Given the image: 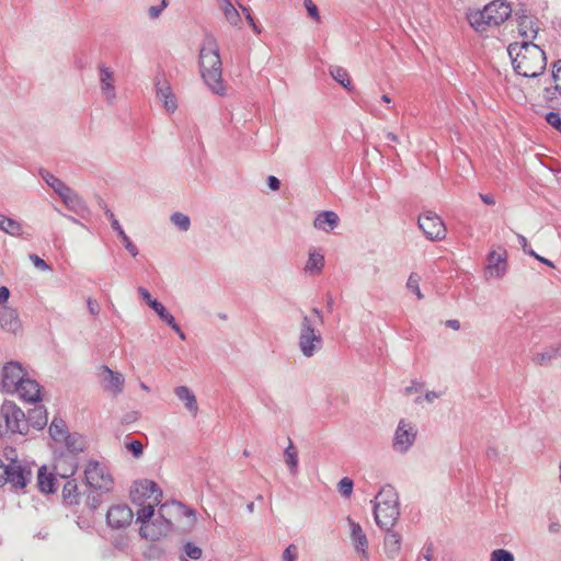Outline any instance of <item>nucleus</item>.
<instances>
[{
	"label": "nucleus",
	"instance_id": "nucleus-6",
	"mask_svg": "<svg viewBox=\"0 0 561 561\" xmlns=\"http://www.w3.org/2000/svg\"><path fill=\"white\" fill-rule=\"evenodd\" d=\"M163 497V491L158 483L149 478H138L134 480L128 489V499L130 502L138 506H152L156 508Z\"/></svg>",
	"mask_w": 561,
	"mask_h": 561
},
{
	"label": "nucleus",
	"instance_id": "nucleus-17",
	"mask_svg": "<svg viewBox=\"0 0 561 561\" xmlns=\"http://www.w3.org/2000/svg\"><path fill=\"white\" fill-rule=\"evenodd\" d=\"M507 272V251L504 248L491 250L486 256L485 279H501Z\"/></svg>",
	"mask_w": 561,
	"mask_h": 561
},
{
	"label": "nucleus",
	"instance_id": "nucleus-4",
	"mask_svg": "<svg viewBox=\"0 0 561 561\" xmlns=\"http://www.w3.org/2000/svg\"><path fill=\"white\" fill-rule=\"evenodd\" d=\"M136 522L140 524L139 536L149 542L159 541L168 536L171 523L152 506L137 508Z\"/></svg>",
	"mask_w": 561,
	"mask_h": 561
},
{
	"label": "nucleus",
	"instance_id": "nucleus-8",
	"mask_svg": "<svg viewBox=\"0 0 561 561\" xmlns=\"http://www.w3.org/2000/svg\"><path fill=\"white\" fill-rule=\"evenodd\" d=\"M48 433L56 444L65 445V449H62L65 453L71 454L77 458L88 447L85 437L79 433H70L65 421L61 419H54L50 422Z\"/></svg>",
	"mask_w": 561,
	"mask_h": 561
},
{
	"label": "nucleus",
	"instance_id": "nucleus-2",
	"mask_svg": "<svg viewBox=\"0 0 561 561\" xmlns=\"http://www.w3.org/2000/svg\"><path fill=\"white\" fill-rule=\"evenodd\" d=\"M507 53L512 59L514 70L526 78H536L543 73L547 66L545 51L533 43H513Z\"/></svg>",
	"mask_w": 561,
	"mask_h": 561
},
{
	"label": "nucleus",
	"instance_id": "nucleus-41",
	"mask_svg": "<svg viewBox=\"0 0 561 561\" xmlns=\"http://www.w3.org/2000/svg\"><path fill=\"white\" fill-rule=\"evenodd\" d=\"M420 280L421 277L417 274L412 273L408 278L407 287L416 295L417 299H423V294L420 289Z\"/></svg>",
	"mask_w": 561,
	"mask_h": 561
},
{
	"label": "nucleus",
	"instance_id": "nucleus-20",
	"mask_svg": "<svg viewBox=\"0 0 561 561\" xmlns=\"http://www.w3.org/2000/svg\"><path fill=\"white\" fill-rule=\"evenodd\" d=\"M0 330L15 337L23 335L24 323L16 308L11 306L0 308Z\"/></svg>",
	"mask_w": 561,
	"mask_h": 561
},
{
	"label": "nucleus",
	"instance_id": "nucleus-33",
	"mask_svg": "<svg viewBox=\"0 0 561 561\" xmlns=\"http://www.w3.org/2000/svg\"><path fill=\"white\" fill-rule=\"evenodd\" d=\"M0 230L11 237L20 238L24 234L22 222L0 213Z\"/></svg>",
	"mask_w": 561,
	"mask_h": 561
},
{
	"label": "nucleus",
	"instance_id": "nucleus-46",
	"mask_svg": "<svg viewBox=\"0 0 561 561\" xmlns=\"http://www.w3.org/2000/svg\"><path fill=\"white\" fill-rule=\"evenodd\" d=\"M546 121L549 125L561 131V115L556 112H549L546 115Z\"/></svg>",
	"mask_w": 561,
	"mask_h": 561
},
{
	"label": "nucleus",
	"instance_id": "nucleus-58",
	"mask_svg": "<svg viewBox=\"0 0 561 561\" xmlns=\"http://www.w3.org/2000/svg\"><path fill=\"white\" fill-rule=\"evenodd\" d=\"M111 226L113 230L116 231V233L123 229L119 221L114 217L113 214H111Z\"/></svg>",
	"mask_w": 561,
	"mask_h": 561
},
{
	"label": "nucleus",
	"instance_id": "nucleus-23",
	"mask_svg": "<svg viewBox=\"0 0 561 561\" xmlns=\"http://www.w3.org/2000/svg\"><path fill=\"white\" fill-rule=\"evenodd\" d=\"M552 82L551 87H546L543 90V100L550 108H558L561 106V60L552 65Z\"/></svg>",
	"mask_w": 561,
	"mask_h": 561
},
{
	"label": "nucleus",
	"instance_id": "nucleus-11",
	"mask_svg": "<svg viewBox=\"0 0 561 561\" xmlns=\"http://www.w3.org/2000/svg\"><path fill=\"white\" fill-rule=\"evenodd\" d=\"M26 427L24 412L12 401H5L0 409V434L22 433Z\"/></svg>",
	"mask_w": 561,
	"mask_h": 561
},
{
	"label": "nucleus",
	"instance_id": "nucleus-62",
	"mask_svg": "<svg viewBox=\"0 0 561 561\" xmlns=\"http://www.w3.org/2000/svg\"><path fill=\"white\" fill-rule=\"evenodd\" d=\"M480 197L483 201V203H485L486 205H494L495 204V201H494V198L491 195L480 194Z\"/></svg>",
	"mask_w": 561,
	"mask_h": 561
},
{
	"label": "nucleus",
	"instance_id": "nucleus-24",
	"mask_svg": "<svg viewBox=\"0 0 561 561\" xmlns=\"http://www.w3.org/2000/svg\"><path fill=\"white\" fill-rule=\"evenodd\" d=\"M371 551L366 533L353 522V561H371Z\"/></svg>",
	"mask_w": 561,
	"mask_h": 561
},
{
	"label": "nucleus",
	"instance_id": "nucleus-3",
	"mask_svg": "<svg viewBox=\"0 0 561 561\" xmlns=\"http://www.w3.org/2000/svg\"><path fill=\"white\" fill-rule=\"evenodd\" d=\"M374 518L381 529L392 528L400 516L399 495L396 489L386 484L380 488L374 500Z\"/></svg>",
	"mask_w": 561,
	"mask_h": 561
},
{
	"label": "nucleus",
	"instance_id": "nucleus-13",
	"mask_svg": "<svg viewBox=\"0 0 561 561\" xmlns=\"http://www.w3.org/2000/svg\"><path fill=\"white\" fill-rule=\"evenodd\" d=\"M26 376L27 371L21 363L15 360L4 363L0 369V391L14 394Z\"/></svg>",
	"mask_w": 561,
	"mask_h": 561
},
{
	"label": "nucleus",
	"instance_id": "nucleus-15",
	"mask_svg": "<svg viewBox=\"0 0 561 561\" xmlns=\"http://www.w3.org/2000/svg\"><path fill=\"white\" fill-rule=\"evenodd\" d=\"M322 347V337L314 329L311 318L306 317L302 321L299 334V348L304 356L312 357Z\"/></svg>",
	"mask_w": 561,
	"mask_h": 561
},
{
	"label": "nucleus",
	"instance_id": "nucleus-7",
	"mask_svg": "<svg viewBox=\"0 0 561 561\" xmlns=\"http://www.w3.org/2000/svg\"><path fill=\"white\" fill-rule=\"evenodd\" d=\"M83 476L87 486L100 494L111 493L115 488V479L110 468L95 459L85 462Z\"/></svg>",
	"mask_w": 561,
	"mask_h": 561
},
{
	"label": "nucleus",
	"instance_id": "nucleus-51",
	"mask_svg": "<svg viewBox=\"0 0 561 561\" xmlns=\"http://www.w3.org/2000/svg\"><path fill=\"white\" fill-rule=\"evenodd\" d=\"M422 383L417 382V381H412L410 386H408L405 389H404V392L405 394H412L414 392H419L421 391L422 389Z\"/></svg>",
	"mask_w": 561,
	"mask_h": 561
},
{
	"label": "nucleus",
	"instance_id": "nucleus-27",
	"mask_svg": "<svg viewBox=\"0 0 561 561\" xmlns=\"http://www.w3.org/2000/svg\"><path fill=\"white\" fill-rule=\"evenodd\" d=\"M14 394H18L23 401L28 403H37L43 399L42 387L28 375L19 385V391H15Z\"/></svg>",
	"mask_w": 561,
	"mask_h": 561
},
{
	"label": "nucleus",
	"instance_id": "nucleus-28",
	"mask_svg": "<svg viewBox=\"0 0 561 561\" xmlns=\"http://www.w3.org/2000/svg\"><path fill=\"white\" fill-rule=\"evenodd\" d=\"M324 265L325 259L322 249L316 247L310 248L304 266V273L309 276L320 275Z\"/></svg>",
	"mask_w": 561,
	"mask_h": 561
},
{
	"label": "nucleus",
	"instance_id": "nucleus-52",
	"mask_svg": "<svg viewBox=\"0 0 561 561\" xmlns=\"http://www.w3.org/2000/svg\"><path fill=\"white\" fill-rule=\"evenodd\" d=\"M528 255L535 257L537 261L546 264L547 266L554 267L553 262H551L550 260H548V259L537 254L535 251H528Z\"/></svg>",
	"mask_w": 561,
	"mask_h": 561
},
{
	"label": "nucleus",
	"instance_id": "nucleus-35",
	"mask_svg": "<svg viewBox=\"0 0 561 561\" xmlns=\"http://www.w3.org/2000/svg\"><path fill=\"white\" fill-rule=\"evenodd\" d=\"M66 479L67 481L62 486V497L70 505L78 504L80 500L78 482L72 477Z\"/></svg>",
	"mask_w": 561,
	"mask_h": 561
},
{
	"label": "nucleus",
	"instance_id": "nucleus-21",
	"mask_svg": "<svg viewBox=\"0 0 561 561\" xmlns=\"http://www.w3.org/2000/svg\"><path fill=\"white\" fill-rule=\"evenodd\" d=\"M50 466L58 477L71 478L77 472L79 460L73 455L56 448L54 450L53 463Z\"/></svg>",
	"mask_w": 561,
	"mask_h": 561
},
{
	"label": "nucleus",
	"instance_id": "nucleus-16",
	"mask_svg": "<svg viewBox=\"0 0 561 561\" xmlns=\"http://www.w3.org/2000/svg\"><path fill=\"white\" fill-rule=\"evenodd\" d=\"M98 72L100 93L103 101L110 105L115 104L118 99L115 71L106 65H100Z\"/></svg>",
	"mask_w": 561,
	"mask_h": 561
},
{
	"label": "nucleus",
	"instance_id": "nucleus-22",
	"mask_svg": "<svg viewBox=\"0 0 561 561\" xmlns=\"http://www.w3.org/2000/svg\"><path fill=\"white\" fill-rule=\"evenodd\" d=\"M133 519L134 512L125 503L113 504L106 513L107 524L114 529H121L129 526Z\"/></svg>",
	"mask_w": 561,
	"mask_h": 561
},
{
	"label": "nucleus",
	"instance_id": "nucleus-38",
	"mask_svg": "<svg viewBox=\"0 0 561 561\" xmlns=\"http://www.w3.org/2000/svg\"><path fill=\"white\" fill-rule=\"evenodd\" d=\"M170 221L182 232H186L191 228V219L181 211H175L170 216Z\"/></svg>",
	"mask_w": 561,
	"mask_h": 561
},
{
	"label": "nucleus",
	"instance_id": "nucleus-60",
	"mask_svg": "<svg viewBox=\"0 0 561 561\" xmlns=\"http://www.w3.org/2000/svg\"><path fill=\"white\" fill-rule=\"evenodd\" d=\"M439 398V393L435 392V391H427L425 393V397L424 399L427 401V402H433L435 399Z\"/></svg>",
	"mask_w": 561,
	"mask_h": 561
},
{
	"label": "nucleus",
	"instance_id": "nucleus-30",
	"mask_svg": "<svg viewBox=\"0 0 561 561\" xmlns=\"http://www.w3.org/2000/svg\"><path fill=\"white\" fill-rule=\"evenodd\" d=\"M157 99L162 103L167 112L174 113L176 111L178 100L172 92L169 82L159 81L157 83Z\"/></svg>",
	"mask_w": 561,
	"mask_h": 561
},
{
	"label": "nucleus",
	"instance_id": "nucleus-57",
	"mask_svg": "<svg viewBox=\"0 0 561 561\" xmlns=\"http://www.w3.org/2000/svg\"><path fill=\"white\" fill-rule=\"evenodd\" d=\"M163 7L164 3L162 4V7H150L148 10L149 16L151 19H157L161 14Z\"/></svg>",
	"mask_w": 561,
	"mask_h": 561
},
{
	"label": "nucleus",
	"instance_id": "nucleus-29",
	"mask_svg": "<svg viewBox=\"0 0 561 561\" xmlns=\"http://www.w3.org/2000/svg\"><path fill=\"white\" fill-rule=\"evenodd\" d=\"M56 476L51 466L43 465L37 471V486L42 493L50 494L56 491Z\"/></svg>",
	"mask_w": 561,
	"mask_h": 561
},
{
	"label": "nucleus",
	"instance_id": "nucleus-47",
	"mask_svg": "<svg viewBox=\"0 0 561 561\" xmlns=\"http://www.w3.org/2000/svg\"><path fill=\"white\" fill-rule=\"evenodd\" d=\"M30 260L36 268L44 271V272L50 271L49 265L43 259H41L38 255L32 254V255H30Z\"/></svg>",
	"mask_w": 561,
	"mask_h": 561
},
{
	"label": "nucleus",
	"instance_id": "nucleus-53",
	"mask_svg": "<svg viewBox=\"0 0 561 561\" xmlns=\"http://www.w3.org/2000/svg\"><path fill=\"white\" fill-rule=\"evenodd\" d=\"M267 185L272 191H278L280 187V182L276 176L270 175L267 178Z\"/></svg>",
	"mask_w": 561,
	"mask_h": 561
},
{
	"label": "nucleus",
	"instance_id": "nucleus-14",
	"mask_svg": "<svg viewBox=\"0 0 561 561\" xmlns=\"http://www.w3.org/2000/svg\"><path fill=\"white\" fill-rule=\"evenodd\" d=\"M96 378L103 392L110 397L116 398L123 393L125 376L122 373L113 370L106 365H101L96 368Z\"/></svg>",
	"mask_w": 561,
	"mask_h": 561
},
{
	"label": "nucleus",
	"instance_id": "nucleus-42",
	"mask_svg": "<svg viewBox=\"0 0 561 561\" xmlns=\"http://www.w3.org/2000/svg\"><path fill=\"white\" fill-rule=\"evenodd\" d=\"M490 561H514V554L505 549H495L490 554Z\"/></svg>",
	"mask_w": 561,
	"mask_h": 561
},
{
	"label": "nucleus",
	"instance_id": "nucleus-19",
	"mask_svg": "<svg viewBox=\"0 0 561 561\" xmlns=\"http://www.w3.org/2000/svg\"><path fill=\"white\" fill-rule=\"evenodd\" d=\"M417 225L428 240H443L446 237L443 220L433 211H425L420 215Z\"/></svg>",
	"mask_w": 561,
	"mask_h": 561
},
{
	"label": "nucleus",
	"instance_id": "nucleus-9",
	"mask_svg": "<svg viewBox=\"0 0 561 561\" xmlns=\"http://www.w3.org/2000/svg\"><path fill=\"white\" fill-rule=\"evenodd\" d=\"M12 457L7 455L8 463H4L3 485L9 483L15 490H23L32 479V468L24 461L18 459L14 450H11Z\"/></svg>",
	"mask_w": 561,
	"mask_h": 561
},
{
	"label": "nucleus",
	"instance_id": "nucleus-61",
	"mask_svg": "<svg viewBox=\"0 0 561 561\" xmlns=\"http://www.w3.org/2000/svg\"><path fill=\"white\" fill-rule=\"evenodd\" d=\"M89 311L92 314H96L99 312V306L95 301L89 300L88 301Z\"/></svg>",
	"mask_w": 561,
	"mask_h": 561
},
{
	"label": "nucleus",
	"instance_id": "nucleus-18",
	"mask_svg": "<svg viewBox=\"0 0 561 561\" xmlns=\"http://www.w3.org/2000/svg\"><path fill=\"white\" fill-rule=\"evenodd\" d=\"M417 435L415 425L407 420H400L393 436V449L405 454L414 444Z\"/></svg>",
	"mask_w": 561,
	"mask_h": 561
},
{
	"label": "nucleus",
	"instance_id": "nucleus-25",
	"mask_svg": "<svg viewBox=\"0 0 561 561\" xmlns=\"http://www.w3.org/2000/svg\"><path fill=\"white\" fill-rule=\"evenodd\" d=\"M340 217L333 210H321L314 215L312 227L316 231L330 234L340 226Z\"/></svg>",
	"mask_w": 561,
	"mask_h": 561
},
{
	"label": "nucleus",
	"instance_id": "nucleus-55",
	"mask_svg": "<svg viewBox=\"0 0 561 561\" xmlns=\"http://www.w3.org/2000/svg\"><path fill=\"white\" fill-rule=\"evenodd\" d=\"M248 24L250 25V27L252 28V31L255 33V34H261L262 30L261 27L255 23L252 14H248L247 18H245Z\"/></svg>",
	"mask_w": 561,
	"mask_h": 561
},
{
	"label": "nucleus",
	"instance_id": "nucleus-59",
	"mask_svg": "<svg viewBox=\"0 0 561 561\" xmlns=\"http://www.w3.org/2000/svg\"><path fill=\"white\" fill-rule=\"evenodd\" d=\"M446 325L448 328H451L453 330H459L460 329V322L456 319H450L446 321Z\"/></svg>",
	"mask_w": 561,
	"mask_h": 561
},
{
	"label": "nucleus",
	"instance_id": "nucleus-40",
	"mask_svg": "<svg viewBox=\"0 0 561 561\" xmlns=\"http://www.w3.org/2000/svg\"><path fill=\"white\" fill-rule=\"evenodd\" d=\"M124 448L134 459L138 460L144 456V444L138 439H130L124 443Z\"/></svg>",
	"mask_w": 561,
	"mask_h": 561
},
{
	"label": "nucleus",
	"instance_id": "nucleus-12",
	"mask_svg": "<svg viewBox=\"0 0 561 561\" xmlns=\"http://www.w3.org/2000/svg\"><path fill=\"white\" fill-rule=\"evenodd\" d=\"M137 293L142 299V301L159 317V319L169 325L181 340H185V333L182 331L180 325L178 324L174 316L168 310V308L156 297H153L150 291L144 287L139 286L137 288Z\"/></svg>",
	"mask_w": 561,
	"mask_h": 561
},
{
	"label": "nucleus",
	"instance_id": "nucleus-43",
	"mask_svg": "<svg viewBox=\"0 0 561 561\" xmlns=\"http://www.w3.org/2000/svg\"><path fill=\"white\" fill-rule=\"evenodd\" d=\"M298 553V547L294 543H290L284 549L282 553V561H297Z\"/></svg>",
	"mask_w": 561,
	"mask_h": 561
},
{
	"label": "nucleus",
	"instance_id": "nucleus-5",
	"mask_svg": "<svg viewBox=\"0 0 561 561\" xmlns=\"http://www.w3.org/2000/svg\"><path fill=\"white\" fill-rule=\"evenodd\" d=\"M512 14L511 5L504 0H494L482 10L469 13L468 21L478 32L495 27L504 23Z\"/></svg>",
	"mask_w": 561,
	"mask_h": 561
},
{
	"label": "nucleus",
	"instance_id": "nucleus-37",
	"mask_svg": "<svg viewBox=\"0 0 561 561\" xmlns=\"http://www.w3.org/2000/svg\"><path fill=\"white\" fill-rule=\"evenodd\" d=\"M329 73L334 81L340 83L343 88L348 89L351 84V79L346 69L333 65L330 66Z\"/></svg>",
	"mask_w": 561,
	"mask_h": 561
},
{
	"label": "nucleus",
	"instance_id": "nucleus-1",
	"mask_svg": "<svg viewBox=\"0 0 561 561\" xmlns=\"http://www.w3.org/2000/svg\"><path fill=\"white\" fill-rule=\"evenodd\" d=\"M199 72L209 91L218 96L227 95V87L222 79V64L219 45L213 36H206L199 49Z\"/></svg>",
	"mask_w": 561,
	"mask_h": 561
},
{
	"label": "nucleus",
	"instance_id": "nucleus-64",
	"mask_svg": "<svg viewBox=\"0 0 561 561\" xmlns=\"http://www.w3.org/2000/svg\"><path fill=\"white\" fill-rule=\"evenodd\" d=\"M554 346V354H557L558 357H561V343L553 345Z\"/></svg>",
	"mask_w": 561,
	"mask_h": 561
},
{
	"label": "nucleus",
	"instance_id": "nucleus-26",
	"mask_svg": "<svg viewBox=\"0 0 561 561\" xmlns=\"http://www.w3.org/2000/svg\"><path fill=\"white\" fill-rule=\"evenodd\" d=\"M173 393L185 411L193 417L199 413V404L196 393L187 386H176Z\"/></svg>",
	"mask_w": 561,
	"mask_h": 561
},
{
	"label": "nucleus",
	"instance_id": "nucleus-10",
	"mask_svg": "<svg viewBox=\"0 0 561 561\" xmlns=\"http://www.w3.org/2000/svg\"><path fill=\"white\" fill-rule=\"evenodd\" d=\"M45 183L60 197L65 206L71 211H79L84 208V202L79 194L68 186L64 181L51 173L43 174Z\"/></svg>",
	"mask_w": 561,
	"mask_h": 561
},
{
	"label": "nucleus",
	"instance_id": "nucleus-44",
	"mask_svg": "<svg viewBox=\"0 0 561 561\" xmlns=\"http://www.w3.org/2000/svg\"><path fill=\"white\" fill-rule=\"evenodd\" d=\"M184 552L185 554L193 559V560H198L201 559L202 554H203V551L199 547H197L196 545L192 543V542H187L185 546H184Z\"/></svg>",
	"mask_w": 561,
	"mask_h": 561
},
{
	"label": "nucleus",
	"instance_id": "nucleus-63",
	"mask_svg": "<svg viewBox=\"0 0 561 561\" xmlns=\"http://www.w3.org/2000/svg\"><path fill=\"white\" fill-rule=\"evenodd\" d=\"M386 139L389 140V141H392V142H397L398 141V136L394 135L393 133H387L386 134Z\"/></svg>",
	"mask_w": 561,
	"mask_h": 561
},
{
	"label": "nucleus",
	"instance_id": "nucleus-54",
	"mask_svg": "<svg viewBox=\"0 0 561 561\" xmlns=\"http://www.w3.org/2000/svg\"><path fill=\"white\" fill-rule=\"evenodd\" d=\"M516 236H517L518 243L525 253L528 254V251H534L533 249L529 248L528 241L523 234L517 233Z\"/></svg>",
	"mask_w": 561,
	"mask_h": 561
},
{
	"label": "nucleus",
	"instance_id": "nucleus-56",
	"mask_svg": "<svg viewBox=\"0 0 561 561\" xmlns=\"http://www.w3.org/2000/svg\"><path fill=\"white\" fill-rule=\"evenodd\" d=\"M432 559H433V546L430 545V546L424 548L422 558L419 561H422V560H424V561H432Z\"/></svg>",
	"mask_w": 561,
	"mask_h": 561
},
{
	"label": "nucleus",
	"instance_id": "nucleus-49",
	"mask_svg": "<svg viewBox=\"0 0 561 561\" xmlns=\"http://www.w3.org/2000/svg\"><path fill=\"white\" fill-rule=\"evenodd\" d=\"M339 489H340V492L343 494V496L350 497L351 496V480L347 477L343 478L339 483Z\"/></svg>",
	"mask_w": 561,
	"mask_h": 561
},
{
	"label": "nucleus",
	"instance_id": "nucleus-45",
	"mask_svg": "<svg viewBox=\"0 0 561 561\" xmlns=\"http://www.w3.org/2000/svg\"><path fill=\"white\" fill-rule=\"evenodd\" d=\"M305 8L311 19L316 22H320V14L317 5L312 2V0H304Z\"/></svg>",
	"mask_w": 561,
	"mask_h": 561
},
{
	"label": "nucleus",
	"instance_id": "nucleus-48",
	"mask_svg": "<svg viewBox=\"0 0 561 561\" xmlns=\"http://www.w3.org/2000/svg\"><path fill=\"white\" fill-rule=\"evenodd\" d=\"M122 243H123L125 250L133 257H136L139 254L138 248L136 247V244L133 243V241L129 239V237L125 238Z\"/></svg>",
	"mask_w": 561,
	"mask_h": 561
},
{
	"label": "nucleus",
	"instance_id": "nucleus-50",
	"mask_svg": "<svg viewBox=\"0 0 561 561\" xmlns=\"http://www.w3.org/2000/svg\"><path fill=\"white\" fill-rule=\"evenodd\" d=\"M11 293L10 289L7 286H0V306L1 308L4 306H9V299H10Z\"/></svg>",
	"mask_w": 561,
	"mask_h": 561
},
{
	"label": "nucleus",
	"instance_id": "nucleus-31",
	"mask_svg": "<svg viewBox=\"0 0 561 561\" xmlns=\"http://www.w3.org/2000/svg\"><path fill=\"white\" fill-rule=\"evenodd\" d=\"M221 11L225 21L237 30L242 28L241 13L231 2V0H215Z\"/></svg>",
	"mask_w": 561,
	"mask_h": 561
},
{
	"label": "nucleus",
	"instance_id": "nucleus-34",
	"mask_svg": "<svg viewBox=\"0 0 561 561\" xmlns=\"http://www.w3.org/2000/svg\"><path fill=\"white\" fill-rule=\"evenodd\" d=\"M538 26L531 15L522 14L518 16V32L525 39L535 38L538 33Z\"/></svg>",
	"mask_w": 561,
	"mask_h": 561
},
{
	"label": "nucleus",
	"instance_id": "nucleus-32",
	"mask_svg": "<svg viewBox=\"0 0 561 561\" xmlns=\"http://www.w3.org/2000/svg\"><path fill=\"white\" fill-rule=\"evenodd\" d=\"M385 530L383 551L389 559H394L401 551L402 538L398 533L393 531L392 528Z\"/></svg>",
	"mask_w": 561,
	"mask_h": 561
},
{
	"label": "nucleus",
	"instance_id": "nucleus-36",
	"mask_svg": "<svg viewBox=\"0 0 561 561\" xmlns=\"http://www.w3.org/2000/svg\"><path fill=\"white\" fill-rule=\"evenodd\" d=\"M284 461L291 474H296L298 471V451L294 444L289 442L288 446L284 450Z\"/></svg>",
	"mask_w": 561,
	"mask_h": 561
},
{
	"label": "nucleus",
	"instance_id": "nucleus-39",
	"mask_svg": "<svg viewBox=\"0 0 561 561\" xmlns=\"http://www.w3.org/2000/svg\"><path fill=\"white\" fill-rule=\"evenodd\" d=\"M557 354H554V346L551 345L547 347L543 352L536 353L533 356V362L537 365L545 366L548 365L552 359L557 358Z\"/></svg>",
	"mask_w": 561,
	"mask_h": 561
}]
</instances>
